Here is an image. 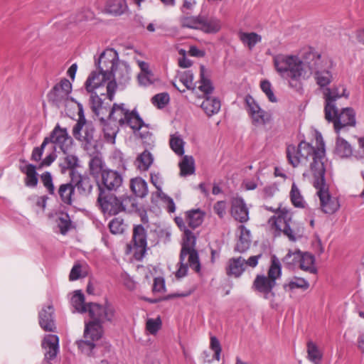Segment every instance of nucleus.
Segmentation results:
<instances>
[{
	"instance_id": "1",
	"label": "nucleus",
	"mask_w": 364,
	"mask_h": 364,
	"mask_svg": "<svg viewBox=\"0 0 364 364\" xmlns=\"http://www.w3.org/2000/svg\"><path fill=\"white\" fill-rule=\"evenodd\" d=\"M310 62L307 59V52L301 59L298 55L278 54L273 57V63L277 73L287 81L290 88L296 92L303 90V82L309 78L307 71Z\"/></svg>"
},
{
	"instance_id": "2",
	"label": "nucleus",
	"mask_w": 364,
	"mask_h": 364,
	"mask_svg": "<svg viewBox=\"0 0 364 364\" xmlns=\"http://www.w3.org/2000/svg\"><path fill=\"white\" fill-rule=\"evenodd\" d=\"M316 141L318 143L317 148H315L309 143L305 141H301L297 146L294 145H289L287 147V157L289 163L293 166L296 167L299 166V159L297 156H292L291 154L299 152L301 162L303 161H308L309 156H312L313 162L311 164V171L314 176V180L325 176L326 174V165H325V144L322 140L321 134L316 136Z\"/></svg>"
},
{
	"instance_id": "3",
	"label": "nucleus",
	"mask_w": 364,
	"mask_h": 364,
	"mask_svg": "<svg viewBox=\"0 0 364 364\" xmlns=\"http://www.w3.org/2000/svg\"><path fill=\"white\" fill-rule=\"evenodd\" d=\"M88 313L92 321L85 324L84 337L90 338L92 341H97L102 336V323H112L117 319L116 310L114 306L107 301L103 306L91 302L89 304Z\"/></svg>"
},
{
	"instance_id": "4",
	"label": "nucleus",
	"mask_w": 364,
	"mask_h": 364,
	"mask_svg": "<svg viewBox=\"0 0 364 364\" xmlns=\"http://www.w3.org/2000/svg\"><path fill=\"white\" fill-rule=\"evenodd\" d=\"M331 97L328 91L326 95V102L324 105L325 119L333 124L335 132L338 134L342 129L347 127H355L356 124L355 112L351 107H346L338 110L336 105L337 100L342 97L348 98L349 93L343 88L341 94H336Z\"/></svg>"
},
{
	"instance_id": "5",
	"label": "nucleus",
	"mask_w": 364,
	"mask_h": 364,
	"mask_svg": "<svg viewBox=\"0 0 364 364\" xmlns=\"http://www.w3.org/2000/svg\"><path fill=\"white\" fill-rule=\"evenodd\" d=\"M307 59L310 60V62H306L309 64L307 71L310 73L309 77L314 75L316 83L323 93L325 102H326V95L328 91L331 97L336 95V94H341L338 87H328L333 79L331 70V66L328 65V62L323 60L321 55L314 50L307 52Z\"/></svg>"
},
{
	"instance_id": "6",
	"label": "nucleus",
	"mask_w": 364,
	"mask_h": 364,
	"mask_svg": "<svg viewBox=\"0 0 364 364\" xmlns=\"http://www.w3.org/2000/svg\"><path fill=\"white\" fill-rule=\"evenodd\" d=\"M183 236L182 247L180 253V267L176 273V277L181 278L187 274L190 267L196 272H200V263L198 251L195 249L196 236L188 228L185 229Z\"/></svg>"
},
{
	"instance_id": "7",
	"label": "nucleus",
	"mask_w": 364,
	"mask_h": 364,
	"mask_svg": "<svg viewBox=\"0 0 364 364\" xmlns=\"http://www.w3.org/2000/svg\"><path fill=\"white\" fill-rule=\"evenodd\" d=\"M282 276V265L279 259L273 255L271 264L267 272V276L257 274L252 283V289L263 295L265 299H272L275 296L273 289L277 284V279Z\"/></svg>"
},
{
	"instance_id": "8",
	"label": "nucleus",
	"mask_w": 364,
	"mask_h": 364,
	"mask_svg": "<svg viewBox=\"0 0 364 364\" xmlns=\"http://www.w3.org/2000/svg\"><path fill=\"white\" fill-rule=\"evenodd\" d=\"M49 143L54 144V150L58 147L63 153L66 154L71 147L73 139L66 128H62L59 124H57L50 135L44 138L41 145L33 149L31 159L33 161H40L45 147Z\"/></svg>"
},
{
	"instance_id": "9",
	"label": "nucleus",
	"mask_w": 364,
	"mask_h": 364,
	"mask_svg": "<svg viewBox=\"0 0 364 364\" xmlns=\"http://www.w3.org/2000/svg\"><path fill=\"white\" fill-rule=\"evenodd\" d=\"M269 223L276 230L282 232L291 242H295L302 237L304 228L292 220L290 213L287 211H281L277 217H271Z\"/></svg>"
},
{
	"instance_id": "10",
	"label": "nucleus",
	"mask_w": 364,
	"mask_h": 364,
	"mask_svg": "<svg viewBox=\"0 0 364 364\" xmlns=\"http://www.w3.org/2000/svg\"><path fill=\"white\" fill-rule=\"evenodd\" d=\"M132 197L117 198L115 193H98L97 204L104 214L114 215L122 211H125L129 205H134Z\"/></svg>"
},
{
	"instance_id": "11",
	"label": "nucleus",
	"mask_w": 364,
	"mask_h": 364,
	"mask_svg": "<svg viewBox=\"0 0 364 364\" xmlns=\"http://www.w3.org/2000/svg\"><path fill=\"white\" fill-rule=\"evenodd\" d=\"M108 118L117 122L121 126L127 125L133 130L140 129L144 125V122L137 111L135 109L129 111L123 103H114L109 112Z\"/></svg>"
},
{
	"instance_id": "12",
	"label": "nucleus",
	"mask_w": 364,
	"mask_h": 364,
	"mask_svg": "<svg viewBox=\"0 0 364 364\" xmlns=\"http://www.w3.org/2000/svg\"><path fill=\"white\" fill-rule=\"evenodd\" d=\"M314 186L317 190L322 211L326 214H333L340 208L338 199L332 197L328 191V186L326 183L325 176L314 180Z\"/></svg>"
},
{
	"instance_id": "13",
	"label": "nucleus",
	"mask_w": 364,
	"mask_h": 364,
	"mask_svg": "<svg viewBox=\"0 0 364 364\" xmlns=\"http://www.w3.org/2000/svg\"><path fill=\"white\" fill-rule=\"evenodd\" d=\"M72 84L67 78H63L55 84L47 95L48 102L57 108L66 107L70 99Z\"/></svg>"
},
{
	"instance_id": "14",
	"label": "nucleus",
	"mask_w": 364,
	"mask_h": 364,
	"mask_svg": "<svg viewBox=\"0 0 364 364\" xmlns=\"http://www.w3.org/2000/svg\"><path fill=\"white\" fill-rule=\"evenodd\" d=\"M130 68L125 63H120L113 70V74L112 75V79L107 83V98L109 101H112L114 97V94L117 90V85H126L130 80Z\"/></svg>"
},
{
	"instance_id": "15",
	"label": "nucleus",
	"mask_w": 364,
	"mask_h": 364,
	"mask_svg": "<svg viewBox=\"0 0 364 364\" xmlns=\"http://www.w3.org/2000/svg\"><path fill=\"white\" fill-rule=\"evenodd\" d=\"M96 183L99 193L105 191L107 193H115L122 186L123 176L117 171L107 169L104 171Z\"/></svg>"
},
{
	"instance_id": "16",
	"label": "nucleus",
	"mask_w": 364,
	"mask_h": 364,
	"mask_svg": "<svg viewBox=\"0 0 364 364\" xmlns=\"http://www.w3.org/2000/svg\"><path fill=\"white\" fill-rule=\"evenodd\" d=\"M119 57L117 52L113 48L105 50L100 55L95 65L98 70L102 72L105 78H112L113 70L119 64Z\"/></svg>"
},
{
	"instance_id": "17",
	"label": "nucleus",
	"mask_w": 364,
	"mask_h": 364,
	"mask_svg": "<svg viewBox=\"0 0 364 364\" xmlns=\"http://www.w3.org/2000/svg\"><path fill=\"white\" fill-rule=\"evenodd\" d=\"M132 242L134 243L135 259L136 260L142 259L147 250L146 230L142 225H134Z\"/></svg>"
},
{
	"instance_id": "18",
	"label": "nucleus",
	"mask_w": 364,
	"mask_h": 364,
	"mask_svg": "<svg viewBox=\"0 0 364 364\" xmlns=\"http://www.w3.org/2000/svg\"><path fill=\"white\" fill-rule=\"evenodd\" d=\"M69 176L73 186L80 196H87L91 193L93 184L89 176L72 171L69 172Z\"/></svg>"
},
{
	"instance_id": "19",
	"label": "nucleus",
	"mask_w": 364,
	"mask_h": 364,
	"mask_svg": "<svg viewBox=\"0 0 364 364\" xmlns=\"http://www.w3.org/2000/svg\"><path fill=\"white\" fill-rule=\"evenodd\" d=\"M39 325L45 331L54 332L56 329L55 309L53 305L43 306L38 312Z\"/></svg>"
},
{
	"instance_id": "20",
	"label": "nucleus",
	"mask_w": 364,
	"mask_h": 364,
	"mask_svg": "<svg viewBox=\"0 0 364 364\" xmlns=\"http://www.w3.org/2000/svg\"><path fill=\"white\" fill-rule=\"evenodd\" d=\"M230 213L235 220L241 223H246L249 220V210L242 198H232Z\"/></svg>"
},
{
	"instance_id": "21",
	"label": "nucleus",
	"mask_w": 364,
	"mask_h": 364,
	"mask_svg": "<svg viewBox=\"0 0 364 364\" xmlns=\"http://www.w3.org/2000/svg\"><path fill=\"white\" fill-rule=\"evenodd\" d=\"M42 347L46 349L45 359L53 360L59 352V338L57 335H46L42 342Z\"/></svg>"
},
{
	"instance_id": "22",
	"label": "nucleus",
	"mask_w": 364,
	"mask_h": 364,
	"mask_svg": "<svg viewBox=\"0 0 364 364\" xmlns=\"http://www.w3.org/2000/svg\"><path fill=\"white\" fill-rule=\"evenodd\" d=\"M53 196L58 197L63 204L71 205L75 196V188L71 181L70 180L68 183L60 184L57 192H55V195Z\"/></svg>"
},
{
	"instance_id": "23",
	"label": "nucleus",
	"mask_w": 364,
	"mask_h": 364,
	"mask_svg": "<svg viewBox=\"0 0 364 364\" xmlns=\"http://www.w3.org/2000/svg\"><path fill=\"white\" fill-rule=\"evenodd\" d=\"M102 72L99 70L92 71L85 82V87L87 92H92L95 90L98 89L104 85L107 81H109L112 78H105Z\"/></svg>"
},
{
	"instance_id": "24",
	"label": "nucleus",
	"mask_w": 364,
	"mask_h": 364,
	"mask_svg": "<svg viewBox=\"0 0 364 364\" xmlns=\"http://www.w3.org/2000/svg\"><path fill=\"white\" fill-rule=\"evenodd\" d=\"M225 269L228 276L240 277L245 269V259L242 257L230 258Z\"/></svg>"
},
{
	"instance_id": "25",
	"label": "nucleus",
	"mask_w": 364,
	"mask_h": 364,
	"mask_svg": "<svg viewBox=\"0 0 364 364\" xmlns=\"http://www.w3.org/2000/svg\"><path fill=\"white\" fill-rule=\"evenodd\" d=\"M221 28L220 21L215 17L201 16L199 30L205 33H216Z\"/></svg>"
},
{
	"instance_id": "26",
	"label": "nucleus",
	"mask_w": 364,
	"mask_h": 364,
	"mask_svg": "<svg viewBox=\"0 0 364 364\" xmlns=\"http://www.w3.org/2000/svg\"><path fill=\"white\" fill-rule=\"evenodd\" d=\"M127 9L126 0H107L105 6L107 13L115 16L122 15Z\"/></svg>"
},
{
	"instance_id": "27",
	"label": "nucleus",
	"mask_w": 364,
	"mask_h": 364,
	"mask_svg": "<svg viewBox=\"0 0 364 364\" xmlns=\"http://www.w3.org/2000/svg\"><path fill=\"white\" fill-rule=\"evenodd\" d=\"M205 213L200 209H192L186 212V223L188 227L195 229L203 221Z\"/></svg>"
},
{
	"instance_id": "28",
	"label": "nucleus",
	"mask_w": 364,
	"mask_h": 364,
	"mask_svg": "<svg viewBox=\"0 0 364 364\" xmlns=\"http://www.w3.org/2000/svg\"><path fill=\"white\" fill-rule=\"evenodd\" d=\"M240 235L235 247V251L242 253L248 250L250 246V231L243 225L240 226Z\"/></svg>"
},
{
	"instance_id": "29",
	"label": "nucleus",
	"mask_w": 364,
	"mask_h": 364,
	"mask_svg": "<svg viewBox=\"0 0 364 364\" xmlns=\"http://www.w3.org/2000/svg\"><path fill=\"white\" fill-rule=\"evenodd\" d=\"M20 170L26 176L25 178V184L26 186L34 188L38 185V173L36 172V166L28 164L25 166H20Z\"/></svg>"
},
{
	"instance_id": "30",
	"label": "nucleus",
	"mask_w": 364,
	"mask_h": 364,
	"mask_svg": "<svg viewBox=\"0 0 364 364\" xmlns=\"http://www.w3.org/2000/svg\"><path fill=\"white\" fill-rule=\"evenodd\" d=\"M95 128L92 122H85L79 135L74 136L77 140L85 143L86 145H92L94 141Z\"/></svg>"
},
{
	"instance_id": "31",
	"label": "nucleus",
	"mask_w": 364,
	"mask_h": 364,
	"mask_svg": "<svg viewBox=\"0 0 364 364\" xmlns=\"http://www.w3.org/2000/svg\"><path fill=\"white\" fill-rule=\"evenodd\" d=\"M130 188L133 193L139 198H144L148 194L147 183L140 177L131 180Z\"/></svg>"
},
{
	"instance_id": "32",
	"label": "nucleus",
	"mask_w": 364,
	"mask_h": 364,
	"mask_svg": "<svg viewBox=\"0 0 364 364\" xmlns=\"http://www.w3.org/2000/svg\"><path fill=\"white\" fill-rule=\"evenodd\" d=\"M90 93L91 94L90 100L91 109L97 117H100L101 114H104V109L107 111V108L103 106L104 102L100 95L107 96V93L100 92L98 94L95 91H92V92Z\"/></svg>"
},
{
	"instance_id": "33",
	"label": "nucleus",
	"mask_w": 364,
	"mask_h": 364,
	"mask_svg": "<svg viewBox=\"0 0 364 364\" xmlns=\"http://www.w3.org/2000/svg\"><path fill=\"white\" fill-rule=\"evenodd\" d=\"M200 107L205 114L210 117L219 112L221 104L220 101L218 98L206 97L203 101Z\"/></svg>"
},
{
	"instance_id": "34",
	"label": "nucleus",
	"mask_w": 364,
	"mask_h": 364,
	"mask_svg": "<svg viewBox=\"0 0 364 364\" xmlns=\"http://www.w3.org/2000/svg\"><path fill=\"white\" fill-rule=\"evenodd\" d=\"M314 263L315 257L314 255L309 252H302L298 267L305 272L316 274L317 269Z\"/></svg>"
},
{
	"instance_id": "35",
	"label": "nucleus",
	"mask_w": 364,
	"mask_h": 364,
	"mask_svg": "<svg viewBox=\"0 0 364 364\" xmlns=\"http://www.w3.org/2000/svg\"><path fill=\"white\" fill-rule=\"evenodd\" d=\"M70 302L75 309L74 311H77L81 314L88 311L89 304L90 303L85 304V296L80 290H77L75 291L73 297L71 298Z\"/></svg>"
},
{
	"instance_id": "36",
	"label": "nucleus",
	"mask_w": 364,
	"mask_h": 364,
	"mask_svg": "<svg viewBox=\"0 0 364 364\" xmlns=\"http://www.w3.org/2000/svg\"><path fill=\"white\" fill-rule=\"evenodd\" d=\"M238 37L240 41L250 50H252L257 43L262 41L261 36L255 32L240 31Z\"/></svg>"
},
{
	"instance_id": "37",
	"label": "nucleus",
	"mask_w": 364,
	"mask_h": 364,
	"mask_svg": "<svg viewBox=\"0 0 364 364\" xmlns=\"http://www.w3.org/2000/svg\"><path fill=\"white\" fill-rule=\"evenodd\" d=\"M104 166L105 164L102 158L98 156H93L90 159L89 162L90 173L95 178L96 181L102 176V173L105 170Z\"/></svg>"
},
{
	"instance_id": "38",
	"label": "nucleus",
	"mask_w": 364,
	"mask_h": 364,
	"mask_svg": "<svg viewBox=\"0 0 364 364\" xmlns=\"http://www.w3.org/2000/svg\"><path fill=\"white\" fill-rule=\"evenodd\" d=\"M310 284L309 282L302 277H294L289 279L287 282L284 283L283 288L285 291H294L296 289H300L303 291H306L309 289Z\"/></svg>"
},
{
	"instance_id": "39",
	"label": "nucleus",
	"mask_w": 364,
	"mask_h": 364,
	"mask_svg": "<svg viewBox=\"0 0 364 364\" xmlns=\"http://www.w3.org/2000/svg\"><path fill=\"white\" fill-rule=\"evenodd\" d=\"M335 151L336 154L341 158H348L352 156L353 149L346 140L338 136Z\"/></svg>"
},
{
	"instance_id": "40",
	"label": "nucleus",
	"mask_w": 364,
	"mask_h": 364,
	"mask_svg": "<svg viewBox=\"0 0 364 364\" xmlns=\"http://www.w3.org/2000/svg\"><path fill=\"white\" fill-rule=\"evenodd\" d=\"M306 351L308 359L314 364H320L323 358V354L317 345L312 341H309L306 343Z\"/></svg>"
},
{
	"instance_id": "41",
	"label": "nucleus",
	"mask_w": 364,
	"mask_h": 364,
	"mask_svg": "<svg viewBox=\"0 0 364 364\" xmlns=\"http://www.w3.org/2000/svg\"><path fill=\"white\" fill-rule=\"evenodd\" d=\"M180 174L187 176L195 173V161L191 156H184L179 163Z\"/></svg>"
},
{
	"instance_id": "42",
	"label": "nucleus",
	"mask_w": 364,
	"mask_h": 364,
	"mask_svg": "<svg viewBox=\"0 0 364 364\" xmlns=\"http://www.w3.org/2000/svg\"><path fill=\"white\" fill-rule=\"evenodd\" d=\"M184 141L178 132L171 134L169 139V145L172 151L178 156H182L184 154Z\"/></svg>"
},
{
	"instance_id": "43",
	"label": "nucleus",
	"mask_w": 364,
	"mask_h": 364,
	"mask_svg": "<svg viewBox=\"0 0 364 364\" xmlns=\"http://www.w3.org/2000/svg\"><path fill=\"white\" fill-rule=\"evenodd\" d=\"M70 100L72 102H74L77 103V108H78V119L77 121V123L75 124L73 129V136H80L79 132L82 131L83 128V125H85V122H87V120L85 117L84 110H83V106L80 102H77L74 98L71 97Z\"/></svg>"
},
{
	"instance_id": "44",
	"label": "nucleus",
	"mask_w": 364,
	"mask_h": 364,
	"mask_svg": "<svg viewBox=\"0 0 364 364\" xmlns=\"http://www.w3.org/2000/svg\"><path fill=\"white\" fill-rule=\"evenodd\" d=\"M301 255L302 252L300 250H289L282 261L287 267L294 268L299 266Z\"/></svg>"
},
{
	"instance_id": "45",
	"label": "nucleus",
	"mask_w": 364,
	"mask_h": 364,
	"mask_svg": "<svg viewBox=\"0 0 364 364\" xmlns=\"http://www.w3.org/2000/svg\"><path fill=\"white\" fill-rule=\"evenodd\" d=\"M205 68L201 65L200 66V85H199V90L205 95H208L212 93L213 91V86L211 81L205 77Z\"/></svg>"
},
{
	"instance_id": "46",
	"label": "nucleus",
	"mask_w": 364,
	"mask_h": 364,
	"mask_svg": "<svg viewBox=\"0 0 364 364\" xmlns=\"http://www.w3.org/2000/svg\"><path fill=\"white\" fill-rule=\"evenodd\" d=\"M200 18L201 15L183 16L181 18L180 22L183 28L199 30Z\"/></svg>"
},
{
	"instance_id": "47",
	"label": "nucleus",
	"mask_w": 364,
	"mask_h": 364,
	"mask_svg": "<svg viewBox=\"0 0 364 364\" xmlns=\"http://www.w3.org/2000/svg\"><path fill=\"white\" fill-rule=\"evenodd\" d=\"M136 160L139 163V168L141 170L146 171L152 164L154 158L149 151L145 150L138 156Z\"/></svg>"
},
{
	"instance_id": "48",
	"label": "nucleus",
	"mask_w": 364,
	"mask_h": 364,
	"mask_svg": "<svg viewBox=\"0 0 364 364\" xmlns=\"http://www.w3.org/2000/svg\"><path fill=\"white\" fill-rule=\"evenodd\" d=\"M290 198L291 203L295 207L303 208L304 207V200L303 197L301 195L300 191L296 186V185L294 183L291 186V191H290Z\"/></svg>"
},
{
	"instance_id": "49",
	"label": "nucleus",
	"mask_w": 364,
	"mask_h": 364,
	"mask_svg": "<svg viewBox=\"0 0 364 364\" xmlns=\"http://www.w3.org/2000/svg\"><path fill=\"white\" fill-rule=\"evenodd\" d=\"M77 347L79 350L87 355H91L92 350L95 347V341H92L90 338H85V340L77 341Z\"/></svg>"
},
{
	"instance_id": "50",
	"label": "nucleus",
	"mask_w": 364,
	"mask_h": 364,
	"mask_svg": "<svg viewBox=\"0 0 364 364\" xmlns=\"http://www.w3.org/2000/svg\"><path fill=\"white\" fill-rule=\"evenodd\" d=\"M162 321L159 316L156 318H148L146 322V330L151 335H156L161 329Z\"/></svg>"
},
{
	"instance_id": "51",
	"label": "nucleus",
	"mask_w": 364,
	"mask_h": 364,
	"mask_svg": "<svg viewBox=\"0 0 364 364\" xmlns=\"http://www.w3.org/2000/svg\"><path fill=\"white\" fill-rule=\"evenodd\" d=\"M100 120L104 122L103 132L105 140L107 142L114 144L117 130L106 123L102 117H100Z\"/></svg>"
},
{
	"instance_id": "52",
	"label": "nucleus",
	"mask_w": 364,
	"mask_h": 364,
	"mask_svg": "<svg viewBox=\"0 0 364 364\" xmlns=\"http://www.w3.org/2000/svg\"><path fill=\"white\" fill-rule=\"evenodd\" d=\"M179 81L184 85L186 89L193 88V73L191 70H186L178 74Z\"/></svg>"
},
{
	"instance_id": "53",
	"label": "nucleus",
	"mask_w": 364,
	"mask_h": 364,
	"mask_svg": "<svg viewBox=\"0 0 364 364\" xmlns=\"http://www.w3.org/2000/svg\"><path fill=\"white\" fill-rule=\"evenodd\" d=\"M250 116L255 125L265 124L269 121L267 113L262 109L251 114Z\"/></svg>"
},
{
	"instance_id": "54",
	"label": "nucleus",
	"mask_w": 364,
	"mask_h": 364,
	"mask_svg": "<svg viewBox=\"0 0 364 364\" xmlns=\"http://www.w3.org/2000/svg\"><path fill=\"white\" fill-rule=\"evenodd\" d=\"M169 95L166 92L156 94L151 98L152 104L159 109L164 108L169 102Z\"/></svg>"
},
{
	"instance_id": "55",
	"label": "nucleus",
	"mask_w": 364,
	"mask_h": 364,
	"mask_svg": "<svg viewBox=\"0 0 364 364\" xmlns=\"http://www.w3.org/2000/svg\"><path fill=\"white\" fill-rule=\"evenodd\" d=\"M41 181L50 195H55V186L53 183L52 176L50 172L46 171L42 173Z\"/></svg>"
},
{
	"instance_id": "56",
	"label": "nucleus",
	"mask_w": 364,
	"mask_h": 364,
	"mask_svg": "<svg viewBox=\"0 0 364 364\" xmlns=\"http://www.w3.org/2000/svg\"><path fill=\"white\" fill-rule=\"evenodd\" d=\"M110 232L113 234H120L124 230L125 225L123 220L119 218H114L109 223Z\"/></svg>"
},
{
	"instance_id": "57",
	"label": "nucleus",
	"mask_w": 364,
	"mask_h": 364,
	"mask_svg": "<svg viewBox=\"0 0 364 364\" xmlns=\"http://www.w3.org/2000/svg\"><path fill=\"white\" fill-rule=\"evenodd\" d=\"M260 87L263 92L265 93L269 100L272 102H276L277 101L275 97L271 82L267 80H264L260 82Z\"/></svg>"
},
{
	"instance_id": "58",
	"label": "nucleus",
	"mask_w": 364,
	"mask_h": 364,
	"mask_svg": "<svg viewBox=\"0 0 364 364\" xmlns=\"http://www.w3.org/2000/svg\"><path fill=\"white\" fill-rule=\"evenodd\" d=\"M138 131L139 136L141 139L144 143H146L149 145L153 142L152 141V134L149 130L148 124L144 123V125L141 127L140 129H135L134 132Z\"/></svg>"
},
{
	"instance_id": "59",
	"label": "nucleus",
	"mask_w": 364,
	"mask_h": 364,
	"mask_svg": "<svg viewBox=\"0 0 364 364\" xmlns=\"http://www.w3.org/2000/svg\"><path fill=\"white\" fill-rule=\"evenodd\" d=\"M210 348L214 351V358L219 361L222 348L219 340L214 336L210 337Z\"/></svg>"
},
{
	"instance_id": "60",
	"label": "nucleus",
	"mask_w": 364,
	"mask_h": 364,
	"mask_svg": "<svg viewBox=\"0 0 364 364\" xmlns=\"http://www.w3.org/2000/svg\"><path fill=\"white\" fill-rule=\"evenodd\" d=\"M78 158L75 155H68L64 159L65 167L69 169V172L76 171L75 168L78 166Z\"/></svg>"
},
{
	"instance_id": "61",
	"label": "nucleus",
	"mask_w": 364,
	"mask_h": 364,
	"mask_svg": "<svg viewBox=\"0 0 364 364\" xmlns=\"http://www.w3.org/2000/svg\"><path fill=\"white\" fill-rule=\"evenodd\" d=\"M71 221L69 215L66 214L64 217H60L58 222V228L63 235H65L70 229Z\"/></svg>"
},
{
	"instance_id": "62",
	"label": "nucleus",
	"mask_w": 364,
	"mask_h": 364,
	"mask_svg": "<svg viewBox=\"0 0 364 364\" xmlns=\"http://www.w3.org/2000/svg\"><path fill=\"white\" fill-rule=\"evenodd\" d=\"M245 104L247 105V111L250 115L261 109L258 104L255 102V99L250 95H247L245 97Z\"/></svg>"
},
{
	"instance_id": "63",
	"label": "nucleus",
	"mask_w": 364,
	"mask_h": 364,
	"mask_svg": "<svg viewBox=\"0 0 364 364\" xmlns=\"http://www.w3.org/2000/svg\"><path fill=\"white\" fill-rule=\"evenodd\" d=\"M55 150L47 155L40 163L38 168H41L44 166H49L56 159L57 155L54 151Z\"/></svg>"
},
{
	"instance_id": "64",
	"label": "nucleus",
	"mask_w": 364,
	"mask_h": 364,
	"mask_svg": "<svg viewBox=\"0 0 364 364\" xmlns=\"http://www.w3.org/2000/svg\"><path fill=\"white\" fill-rule=\"evenodd\" d=\"M226 203L225 201H218L213 207L214 212L220 217L223 218L225 214Z\"/></svg>"
}]
</instances>
